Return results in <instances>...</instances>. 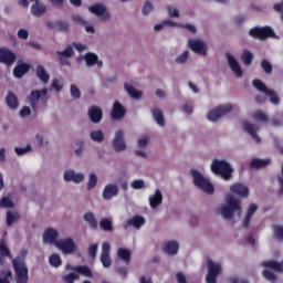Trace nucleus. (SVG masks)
Returning <instances> with one entry per match:
<instances>
[{
	"label": "nucleus",
	"mask_w": 283,
	"mask_h": 283,
	"mask_svg": "<svg viewBox=\"0 0 283 283\" xmlns=\"http://www.w3.org/2000/svg\"><path fill=\"white\" fill-rule=\"evenodd\" d=\"M227 206H221L220 213L224 220H233V213H238V216H242V206L240 199L233 197V195H229L226 199Z\"/></svg>",
	"instance_id": "obj_1"
},
{
	"label": "nucleus",
	"mask_w": 283,
	"mask_h": 283,
	"mask_svg": "<svg viewBox=\"0 0 283 283\" xmlns=\"http://www.w3.org/2000/svg\"><path fill=\"white\" fill-rule=\"evenodd\" d=\"M211 171L216 176H221L223 180H231L233 178V168L227 160L214 159L211 164Z\"/></svg>",
	"instance_id": "obj_2"
},
{
	"label": "nucleus",
	"mask_w": 283,
	"mask_h": 283,
	"mask_svg": "<svg viewBox=\"0 0 283 283\" xmlns=\"http://www.w3.org/2000/svg\"><path fill=\"white\" fill-rule=\"evenodd\" d=\"M191 176L193 178L195 187H198V189H201V191H205V193L211 195L216 191L213 184L210 182L209 179L205 178L200 171L192 169Z\"/></svg>",
	"instance_id": "obj_3"
},
{
	"label": "nucleus",
	"mask_w": 283,
	"mask_h": 283,
	"mask_svg": "<svg viewBox=\"0 0 283 283\" xmlns=\"http://www.w3.org/2000/svg\"><path fill=\"white\" fill-rule=\"evenodd\" d=\"M12 266L15 273V282L17 283H28L29 276H28V265L25 264V261L21 258H15L12 260Z\"/></svg>",
	"instance_id": "obj_4"
},
{
	"label": "nucleus",
	"mask_w": 283,
	"mask_h": 283,
	"mask_svg": "<svg viewBox=\"0 0 283 283\" xmlns=\"http://www.w3.org/2000/svg\"><path fill=\"white\" fill-rule=\"evenodd\" d=\"M249 36L259 41H266V39H275V31L271 27H254L249 30Z\"/></svg>",
	"instance_id": "obj_5"
},
{
	"label": "nucleus",
	"mask_w": 283,
	"mask_h": 283,
	"mask_svg": "<svg viewBox=\"0 0 283 283\" xmlns=\"http://www.w3.org/2000/svg\"><path fill=\"white\" fill-rule=\"evenodd\" d=\"M252 85L258 90V92H261V94H265V96H269L270 103H272V105L280 104V97L277 96V93L273 90H269V87H266V84L263 83L262 80H253Z\"/></svg>",
	"instance_id": "obj_6"
},
{
	"label": "nucleus",
	"mask_w": 283,
	"mask_h": 283,
	"mask_svg": "<svg viewBox=\"0 0 283 283\" xmlns=\"http://www.w3.org/2000/svg\"><path fill=\"white\" fill-rule=\"evenodd\" d=\"M232 111L233 106L231 104L221 105L208 112L207 118L211 123H216V120H219L221 116H227V114L231 113Z\"/></svg>",
	"instance_id": "obj_7"
},
{
	"label": "nucleus",
	"mask_w": 283,
	"mask_h": 283,
	"mask_svg": "<svg viewBox=\"0 0 283 283\" xmlns=\"http://www.w3.org/2000/svg\"><path fill=\"white\" fill-rule=\"evenodd\" d=\"M45 96H48V88H42L41 91H31L30 95L28 96V102L33 112L36 113L39 101H41V98H45Z\"/></svg>",
	"instance_id": "obj_8"
},
{
	"label": "nucleus",
	"mask_w": 283,
	"mask_h": 283,
	"mask_svg": "<svg viewBox=\"0 0 283 283\" xmlns=\"http://www.w3.org/2000/svg\"><path fill=\"white\" fill-rule=\"evenodd\" d=\"M188 46L190 48L191 52H195V54L207 56L208 48L205 41L190 39L188 40Z\"/></svg>",
	"instance_id": "obj_9"
},
{
	"label": "nucleus",
	"mask_w": 283,
	"mask_h": 283,
	"mask_svg": "<svg viewBox=\"0 0 283 283\" xmlns=\"http://www.w3.org/2000/svg\"><path fill=\"white\" fill-rule=\"evenodd\" d=\"M226 59L228 61L230 70L233 72V74L237 76V78H242V75L244 74L242 72V66H240V62L233 56L231 53H226Z\"/></svg>",
	"instance_id": "obj_10"
},
{
	"label": "nucleus",
	"mask_w": 283,
	"mask_h": 283,
	"mask_svg": "<svg viewBox=\"0 0 283 283\" xmlns=\"http://www.w3.org/2000/svg\"><path fill=\"white\" fill-rule=\"evenodd\" d=\"M113 149L115 151H125L127 149V144H125V133L123 130H117L112 143Z\"/></svg>",
	"instance_id": "obj_11"
},
{
	"label": "nucleus",
	"mask_w": 283,
	"mask_h": 283,
	"mask_svg": "<svg viewBox=\"0 0 283 283\" xmlns=\"http://www.w3.org/2000/svg\"><path fill=\"white\" fill-rule=\"evenodd\" d=\"M55 247L64 253H74L76 251V244L72 238L56 241Z\"/></svg>",
	"instance_id": "obj_12"
},
{
	"label": "nucleus",
	"mask_w": 283,
	"mask_h": 283,
	"mask_svg": "<svg viewBox=\"0 0 283 283\" xmlns=\"http://www.w3.org/2000/svg\"><path fill=\"white\" fill-rule=\"evenodd\" d=\"M14 61H17V54L14 52L6 48L0 49V63L10 67V65L14 64Z\"/></svg>",
	"instance_id": "obj_13"
},
{
	"label": "nucleus",
	"mask_w": 283,
	"mask_h": 283,
	"mask_svg": "<svg viewBox=\"0 0 283 283\" xmlns=\"http://www.w3.org/2000/svg\"><path fill=\"white\" fill-rule=\"evenodd\" d=\"M48 30H56V32H70V23L67 21L57 20V21H46Z\"/></svg>",
	"instance_id": "obj_14"
},
{
	"label": "nucleus",
	"mask_w": 283,
	"mask_h": 283,
	"mask_svg": "<svg viewBox=\"0 0 283 283\" xmlns=\"http://www.w3.org/2000/svg\"><path fill=\"white\" fill-rule=\"evenodd\" d=\"M90 12L92 14H95L96 17H101L104 21H107L109 19V13L107 12V9L102 3H95L88 8Z\"/></svg>",
	"instance_id": "obj_15"
},
{
	"label": "nucleus",
	"mask_w": 283,
	"mask_h": 283,
	"mask_svg": "<svg viewBox=\"0 0 283 283\" xmlns=\"http://www.w3.org/2000/svg\"><path fill=\"white\" fill-rule=\"evenodd\" d=\"M230 191L240 198H249V187L244 186V184H233L230 186Z\"/></svg>",
	"instance_id": "obj_16"
},
{
	"label": "nucleus",
	"mask_w": 283,
	"mask_h": 283,
	"mask_svg": "<svg viewBox=\"0 0 283 283\" xmlns=\"http://www.w3.org/2000/svg\"><path fill=\"white\" fill-rule=\"evenodd\" d=\"M125 107H123V104L120 102L116 101L113 104V109H112V119L113 120H122V118H125Z\"/></svg>",
	"instance_id": "obj_17"
},
{
	"label": "nucleus",
	"mask_w": 283,
	"mask_h": 283,
	"mask_svg": "<svg viewBox=\"0 0 283 283\" xmlns=\"http://www.w3.org/2000/svg\"><path fill=\"white\" fill-rule=\"evenodd\" d=\"M243 129L247 132V134H250L251 138L254 140V143H262V138H260V135H258V127L255 125L249 123V122H243Z\"/></svg>",
	"instance_id": "obj_18"
},
{
	"label": "nucleus",
	"mask_w": 283,
	"mask_h": 283,
	"mask_svg": "<svg viewBox=\"0 0 283 283\" xmlns=\"http://www.w3.org/2000/svg\"><path fill=\"white\" fill-rule=\"evenodd\" d=\"M56 238H59V231L52 228L46 229L43 234V241L45 242V244H56V242H59Z\"/></svg>",
	"instance_id": "obj_19"
},
{
	"label": "nucleus",
	"mask_w": 283,
	"mask_h": 283,
	"mask_svg": "<svg viewBox=\"0 0 283 283\" xmlns=\"http://www.w3.org/2000/svg\"><path fill=\"white\" fill-rule=\"evenodd\" d=\"M66 269L69 271H75V273H77V275H84L85 277H92V275H94L92 273V270L90 269V266L87 265H77V266H72L70 264L66 265Z\"/></svg>",
	"instance_id": "obj_20"
},
{
	"label": "nucleus",
	"mask_w": 283,
	"mask_h": 283,
	"mask_svg": "<svg viewBox=\"0 0 283 283\" xmlns=\"http://www.w3.org/2000/svg\"><path fill=\"white\" fill-rule=\"evenodd\" d=\"M88 117L92 123L98 124L101 120H103V109L97 106H92L88 109Z\"/></svg>",
	"instance_id": "obj_21"
},
{
	"label": "nucleus",
	"mask_w": 283,
	"mask_h": 283,
	"mask_svg": "<svg viewBox=\"0 0 283 283\" xmlns=\"http://www.w3.org/2000/svg\"><path fill=\"white\" fill-rule=\"evenodd\" d=\"M255 211H258V205L251 203L248 208L247 214L242 222V227L244 229H249V224H251V220H252L253 216L255 214Z\"/></svg>",
	"instance_id": "obj_22"
},
{
	"label": "nucleus",
	"mask_w": 283,
	"mask_h": 283,
	"mask_svg": "<svg viewBox=\"0 0 283 283\" xmlns=\"http://www.w3.org/2000/svg\"><path fill=\"white\" fill-rule=\"evenodd\" d=\"M262 266H264V269H269L270 271H275V273H283V264L275 260L263 261Z\"/></svg>",
	"instance_id": "obj_23"
},
{
	"label": "nucleus",
	"mask_w": 283,
	"mask_h": 283,
	"mask_svg": "<svg viewBox=\"0 0 283 283\" xmlns=\"http://www.w3.org/2000/svg\"><path fill=\"white\" fill-rule=\"evenodd\" d=\"M46 10L48 7H45V4L39 0H36V2L31 6V13L33 14V17H43Z\"/></svg>",
	"instance_id": "obj_24"
},
{
	"label": "nucleus",
	"mask_w": 283,
	"mask_h": 283,
	"mask_svg": "<svg viewBox=\"0 0 283 283\" xmlns=\"http://www.w3.org/2000/svg\"><path fill=\"white\" fill-rule=\"evenodd\" d=\"M117 193H118V186L109 184L104 188L103 198L104 200H112L114 196H116Z\"/></svg>",
	"instance_id": "obj_25"
},
{
	"label": "nucleus",
	"mask_w": 283,
	"mask_h": 283,
	"mask_svg": "<svg viewBox=\"0 0 283 283\" xmlns=\"http://www.w3.org/2000/svg\"><path fill=\"white\" fill-rule=\"evenodd\" d=\"M83 220L88 224L90 229H93L94 231L98 229V221L96 220L94 212L88 211L84 213Z\"/></svg>",
	"instance_id": "obj_26"
},
{
	"label": "nucleus",
	"mask_w": 283,
	"mask_h": 283,
	"mask_svg": "<svg viewBox=\"0 0 283 283\" xmlns=\"http://www.w3.org/2000/svg\"><path fill=\"white\" fill-rule=\"evenodd\" d=\"M178 249H180V247L178 245V242H176V241H167L164 244V251L167 255H177Z\"/></svg>",
	"instance_id": "obj_27"
},
{
	"label": "nucleus",
	"mask_w": 283,
	"mask_h": 283,
	"mask_svg": "<svg viewBox=\"0 0 283 283\" xmlns=\"http://www.w3.org/2000/svg\"><path fill=\"white\" fill-rule=\"evenodd\" d=\"M143 224H145V218H143L142 216H135L127 220L125 229H127L128 227H134V229H140Z\"/></svg>",
	"instance_id": "obj_28"
},
{
	"label": "nucleus",
	"mask_w": 283,
	"mask_h": 283,
	"mask_svg": "<svg viewBox=\"0 0 283 283\" xmlns=\"http://www.w3.org/2000/svg\"><path fill=\"white\" fill-rule=\"evenodd\" d=\"M151 115L159 127H165V115L163 114V109L155 107L151 109Z\"/></svg>",
	"instance_id": "obj_29"
},
{
	"label": "nucleus",
	"mask_w": 283,
	"mask_h": 283,
	"mask_svg": "<svg viewBox=\"0 0 283 283\" xmlns=\"http://www.w3.org/2000/svg\"><path fill=\"white\" fill-rule=\"evenodd\" d=\"M29 72L30 66L28 64H19L13 69V76L15 78H23Z\"/></svg>",
	"instance_id": "obj_30"
},
{
	"label": "nucleus",
	"mask_w": 283,
	"mask_h": 283,
	"mask_svg": "<svg viewBox=\"0 0 283 283\" xmlns=\"http://www.w3.org/2000/svg\"><path fill=\"white\" fill-rule=\"evenodd\" d=\"M149 205L151 209H156L159 205H163V192L160 190H156V192L149 197Z\"/></svg>",
	"instance_id": "obj_31"
},
{
	"label": "nucleus",
	"mask_w": 283,
	"mask_h": 283,
	"mask_svg": "<svg viewBox=\"0 0 283 283\" xmlns=\"http://www.w3.org/2000/svg\"><path fill=\"white\" fill-rule=\"evenodd\" d=\"M85 61L88 67H92V65H97L98 67H103V62L98 61V55H96L95 53H86Z\"/></svg>",
	"instance_id": "obj_32"
},
{
	"label": "nucleus",
	"mask_w": 283,
	"mask_h": 283,
	"mask_svg": "<svg viewBox=\"0 0 283 283\" xmlns=\"http://www.w3.org/2000/svg\"><path fill=\"white\" fill-rule=\"evenodd\" d=\"M35 74L41 83H50V74H48V71H45V67H43V65H38Z\"/></svg>",
	"instance_id": "obj_33"
},
{
	"label": "nucleus",
	"mask_w": 283,
	"mask_h": 283,
	"mask_svg": "<svg viewBox=\"0 0 283 283\" xmlns=\"http://www.w3.org/2000/svg\"><path fill=\"white\" fill-rule=\"evenodd\" d=\"M269 165H271L270 159L254 158L251 160L250 167H251V169H263V167H269Z\"/></svg>",
	"instance_id": "obj_34"
},
{
	"label": "nucleus",
	"mask_w": 283,
	"mask_h": 283,
	"mask_svg": "<svg viewBox=\"0 0 283 283\" xmlns=\"http://www.w3.org/2000/svg\"><path fill=\"white\" fill-rule=\"evenodd\" d=\"M117 258L126 264H129V262H132V252L128 249L119 248L117 250Z\"/></svg>",
	"instance_id": "obj_35"
},
{
	"label": "nucleus",
	"mask_w": 283,
	"mask_h": 283,
	"mask_svg": "<svg viewBox=\"0 0 283 283\" xmlns=\"http://www.w3.org/2000/svg\"><path fill=\"white\" fill-rule=\"evenodd\" d=\"M6 103L10 109H17V107H19V99L12 92L8 93Z\"/></svg>",
	"instance_id": "obj_36"
},
{
	"label": "nucleus",
	"mask_w": 283,
	"mask_h": 283,
	"mask_svg": "<svg viewBox=\"0 0 283 283\" xmlns=\"http://www.w3.org/2000/svg\"><path fill=\"white\" fill-rule=\"evenodd\" d=\"M124 87L130 98H143V93L138 90H135L132 84H124Z\"/></svg>",
	"instance_id": "obj_37"
},
{
	"label": "nucleus",
	"mask_w": 283,
	"mask_h": 283,
	"mask_svg": "<svg viewBox=\"0 0 283 283\" xmlns=\"http://www.w3.org/2000/svg\"><path fill=\"white\" fill-rule=\"evenodd\" d=\"M99 228L102 231L112 232L114 231V226L112 219L103 218L99 221Z\"/></svg>",
	"instance_id": "obj_38"
},
{
	"label": "nucleus",
	"mask_w": 283,
	"mask_h": 283,
	"mask_svg": "<svg viewBox=\"0 0 283 283\" xmlns=\"http://www.w3.org/2000/svg\"><path fill=\"white\" fill-rule=\"evenodd\" d=\"M241 61L245 65H251V63H253V53L251 51L244 49L241 54Z\"/></svg>",
	"instance_id": "obj_39"
},
{
	"label": "nucleus",
	"mask_w": 283,
	"mask_h": 283,
	"mask_svg": "<svg viewBox=\"0 0 283 283\" xmlns=\"http://www.w3.org/2000/svg\"><path fill=\"white\" fill-rule=\"evenodd\" d=\"M220 271H222L220 264H216L211 260L208 261V273L218 276L220 275Z\"/></svg>",
	"instance_id": "obj_40"
},
{
	"label": "nucleus",
	"mask_w": 283,
	"mask_h": 283,
	"mask_svg": "<svg viewBox=\"0 0 283 283\" xmlns=\"http://www.w3.org/2000/svg\"><path fill=\"white\" fill-rule=\"evenodd\" d=\"M91 139L94 143H103L105 140V134L102 130H93L91 132Z\"/></svg>",
	"instance_id": "obj_41"
},
{
	"label": "nucleus",
	"mask_w": 283,
	"mask_h": 283,
	"mask_svg": "<svg viewBox=\"0 0 283 283\" xmlns=\"http://www.w3.org/2000/svg\"><path fill=\"white\" fill-rule=\"evenodd\" d=\"M56 54L57 56H62L64 59H72L74 48H72V45H67L64 51H57Z\"/></svg>",
	"instance_id": "obj_42"
},
{
	"label": "nucleus",
	"mask_w": 283,
	"mask_h": 283,
	"mask_svg": "<svg viewBox=\"0 0 283 283\" xmlns=\"http://www.w3.org/2000/svg\"><path fill=\"white\" fill-rule=\"evenodd\" d=\"M81 279V275L78 273H69L64 276H62V280L64 283H74L76 282V280H80Z\"/></svg>",
	"instance_id": "obj_43"
},
{
	"label": "nucleus",
	"mask_w": 283,
	"mask_h": 283,
	"mask_svg": "<svg viewBox=\"0 0 283 283\" xmlns=\"http://www.w3.org/2000/svg\"><path fill=\"white\" fill-rule=\"evenodd\" d=\"M261 70H263V72L265 74H272L273 73V64H271V62H269V60L263 59L261 61Z\"/></svg>",
	"instance_id": "obj_44"
},
{
	"label": "nucleus",
	"mask_w": 283,
	"mask_h": 283,
	"mask_svg": "<svg viewBox=\"0 0 283 283\" xmlns=\"http://www.w3.org/2000/svg\"><path fill=\"white\" fill-rule=\"evenodd\" d=\"M49 263L51 266H54L55 269H59L63 262L61 261V256L59 254H52L49 259Z\"/></svg>",
	"instance_id": "obj_45"
},
{
	"label": "nucleus",
	"mask_w": 283,
	"mask_h": 283,
	"mask_svg": "<svg viewBox=\"0 0 283 283\" xmlns=\"http://www.w3.org/2000/svg\"><path fill=\"white\" fill-rule=\"evenodd\" d=\"M19 221V213L7 212V227H12L14 222Z\"/></svg>",
	"instance_id": "obj_46"
},
{
	"label": "nucleus",
	"mask_w": 283,
	"mask_h": 283,
	"mask_svg": "<svg viewBox=\"0 0 283 283\" xmlns=\"http://www.w3.org/2000/svg\"><path fill=\"white\" fill-rule=\"evenodd\" d=\"M262 275L268 282H276L277 281V275L273 273L271 270H263Z\"/></svg>",
	"instance_id": "obj_47"
},
{
	"label": "nucleus",
	"mask_w": 283,
	"mask_h": 283,
	"mask_svg": "<svg viewBox=\"0 0 283 283\" xmlns=\"http://www.w3.org/2000/svg\"><path fill=\"white\" fill-rule=\"evenodd\" d=\"M253 118L254 120H260L261 123H266L269 120V116L262 111H256L253 113Z\"/></svg>",
	"instance_id": "obj_48"
},
{
	"label": "nucleus",
	"mask_w": 283,
	"mask_h": 283,
	"mask_svg": "<svg viewBox=\"0 0 283 283\" xmlns=\"http://www.w3.org/2000/svg\"><path fill=\"white\" fill-rule=\"evenodd\" d=\"M0 207L1 209H12V207H14V202H12V199L9 197H3L0 200Z\"/></svg>",
	"instance_id": "obj_49"
},
{
	"label": "nucleus",
	"mask_w": 283,
	"mask_h": 283,
	"mask_svg": "<svg viewBox=\"0 0 283 283\" xmlns=\"http://www.w3.org/2000/svg\"><path fill=\"white\" fill-rule=\"evenodd\" d=\"M0 255L2 258H12V254L10 253V249H8V245L3 241L0 242Z\"/></svg>",
	"instance_id": "obj_50"
},
{
	"label": "nucleus",
	"mask_w": 283,
	"mask_h": 283,
	"mask_svg": "<svg viewBox=\"0 0 283 283\" xmlns=\"http://www.w3.org/2000/svg\"><path fill=\"white\" fill-rule=\"evenodd\" d=\"M99 260L104 269H109V266H112V258L109 254H101Z\"/></svg>",
	"instance_id": "obj_51"
},
{
	"label": "nucleus",
	"mask_w": 283,
	"mask_h": 283,
	"mask_svg": "<svg viewBox=\"0 0 283 283\" xmlns=\"http://www.w3.org/2000/svg\"><path fill=\"white\" fill-rule=\"evenodd\" d=\"M88 258H92V260L96 259V253H98V244L93 243L87 249Z\"/></svg>",
	"instance_id": "obj_52"
},
{
	"label": "nucleus",
	"mask_w": 283,
	"mask_h": 283,
	"mask_svg": "<svg viewBox=\"0 0 283 283\" xmlns=\"http://www.w3.org/2000/svg\"><path fill=\"white\" fill-rule=\"evenodd\" d=\"M151 11H154V4H151L149 1H146L142 9L144 17H147V14H149Z\"/></svg>",
	"instance_id": "obj_53"
},
{
	"label": "nucleus",
	"mask_w": 283,
	"mask_h": 283,
	"mask_svg": "<svg viewBox=\"0 0 283 283\" xmlns=\"http://www.w3.org/2000/svg\"><path fill=\"white\" fill-rule=\"evenodd\" d=\"M97 182H98V177H96V175L94 174H91L90 180L87 182V189H94Z\"/></svg>",
	"instance_id": "obj_54"
},
{
	"label": "nucleus",
	"mask_w": 283,
	"mask_h": 283,
	"mask_svg": "<svg viewBox=\"0 0 283 283\" xmlns=\"http://www.w3.org/2000/svg\"><path fill=\"white\" fill-rule=\"evenodd\" d=\"M187 59H189V51H185L182 54H180L176 59V63H179V65H182L184 63H187Z\"/></svg>",
	"instance_id": "obj_55"
},
{
	"label": "nucleus",
	"mask_w": 283,
	"mask_h": 283,
	"mask_svg": "<svg viewBox=\"0 0 283 283\" xmlns=\"http://www.w3.org/2000/svg\"><path fill=\"white\" fill-rule=\"evenodd\" d=\"M71 96L72 98H81V90L74 84L71 85Z\"/></svg>",
	"instance_id": "obj_56"
},
{
	"label": "nucleus",
	"mask_w": 283,
	"mask_h": 283,
	"mask_svg": "<svg viewBox=\"0 0 283 283\" xmlns=\"http://www.w3.org/2000/svg\"><path fill=\"white\" fill-rule=\"evenodd\" d=\"M133 189H143L145 188V181L143 179H136L130 184Z\"/></svg>",
	"instance_id": "obj_57"
},
{
	"label": "nucleus",
	"mask_w": 283,
	"mask_h": 283,
	"mask_svg": "<svg viewBox=\"0 0 283 283\" xmlns=\"http://www.w3.org/2000/svg\"><path fill=\"white\" fill-rule=\"evenodd\" d=\"M32 149L31 146H27L24 148H21V147H15L14 148V151L18 156H23L24 154H28V151H30Z\"/></svg>",
	"instance_id": "obj_58"
},
{
	"label": "nucleus",
	"mask_w": 283,
	"mask_h": 283,
	"mask_svg": "<svg viewBox=\"0 0 283 283\" xmlns=\"http://www.w3.org/2000/svg\"><path fill=\"white\" fill-rule=\"evenodd\" d=\"M51 90H54L55 92H61L63 90V85L59 83V80L54 78L51 83Z\"/></svg>",
	"instance_id": "obj_59"
},
{
	"label": "nucleus",
	"mask_w": 283,
	"mask_h": 283,
	"mask_svg": "<svg viewBox=\"0 0 283 283\" xmlns=\"http://www.w3.org/2000/svg\"><path fill=\"white\" fill-rule=\"evenodd\" d=\"M65 182H72L74 180V170H66L64 172Z\"/></svg>",
	"instance_id": "obj_60"
},
{
	"label": "nucleus",
	"mask_w": 283,
	"mask_h": 283,
	"mask_svg": "<svg viewBox=\"0 0 283 283\" xmlns=\"http://www.w3.org/2000/svg\"><path fill=\"white\" fill-rule=\"evenodd\" d=\"M109 251H112V245H109V242H104L102 244V255H109Z\"/></svg>",
	"instance_id": "obj_61"
},
{
	"label": "nucleus",
	"mask_w": 283,
	"mask_h": 283,
	"mask_svg": "<svg viewBox=\"0 0 283 283\" xmlns=\"http://www.w3.org/2000/svg\"><path fill=\"white\" fill-rule=\"evenodd\" d=\"M30 114H32V109H30L29 106H24V107H22L21 111H20V116H21L22 118H25L27 116H30Z\"/></svg>",
	"instance_id": "obj_62"
},
{
	"label": "nucleus",
	"mask_w": 283,
	"mask_h": 283,
	"mask_svg": "<svg viewBox=\"0 0 283 283\" xmlns=\"http://www.w3.org/2000/svg\"><path fill=\"white\" fill-rule=\"evenodd\" d=\"M206 282L207 283H216V282H218V276L216 274H211L208 272V274L206 276Z\"/></svg>",
	"instance_id": "obj_63"
},
{
	"label": "nucleus",
	"mask_w": 283,
	"mask_h": 283,
	"mask_svg": "<svg viewBox=\"0 0 283 283\" xmlns=\"http://www.w3.org/2000/svg\"><path fill=\"white\" fill-rule=\"evenodd\" d=\"M274 233L279 240H283V227H276Z\"/></svg>",
	"instance_id": "obj_64"
}]
</instances>
